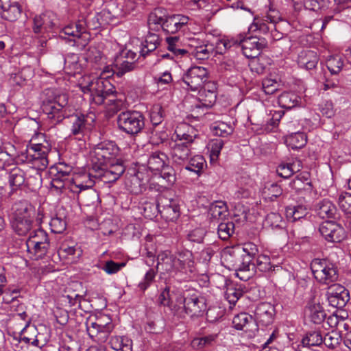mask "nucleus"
<instances>
[{"mask_svg":"<svg viewBox=\"0 0 351 351\" xmlns=\"http://www.w3.org/2000/svg\"><path fill=\"white\" fill-rule=\"evenodd\" d=\"M157 267L180 280H188L196 273L193 254L186 249L179 250L174 254L169 251L160 252L157 256Z\"/></svg>","mask_w":351,"mask_h":351,"instance_id":"1","label":"nucleus"},{"mask_svg":"<svg viewBox=\"0 0 351 351\" xmlns=\"http://www.w3.org/2000/svg\"><path fill=\"white\" fill-rule=\"evenodd\" d=\"M81 88L84 93H90L92 103L104 105L109 113L117 112L123 105V101L117 97L114 86L108 80L97 78Z\"/></svg>","mask_w":351,"mask_h":351,"instance_id":"2","label":"nucleus"},{"mask_svg":"<svg viewBox=\"0 0 351 351\" xmlns=\"http://www.w3.org/2000/svg\"><path fill=\"white\" fill-rule=\"evenodd\" d=\"M125 167L121 159L114 160L112 162H106L105 165L93 166L88 173L83 176L88 178L84 183L76 186L84 190L92 187L96 182L101 181L104 183L116 182L123 174Z\"/></svg>","mask_w":351,"mask_h":351,"instance_id":"3","label":"nucleus"},{"mask_svg":"<svg viewBox=\"0 0 351 351\" xmlns=\"http://www.w3.org/2000/svg\"><path fill=\"white\" fill-rule=\"evenodd\" d=\"M69 96L66 93H56L51 88L43 91L41 108L53 125L61 123L68 117Z\"/></svg>","mask_w":351,"mask_h":351,"instance_id":"4","label":"nucleus"},{"mask_svg":"<svg viewBox=\"0 0 351 351\" xmlns=\"http://www.w3.org/2000/svg\"><path fill=\"white\" fill-rule=\"evenodd\" d=\"M176 302L178 304L179 313H184L191 318L201 317L206 311L204 297L195 289L185 290L176 296Z\"/></svg>","mask_w":351,"mask_h":351,"instance_id":"5","label":"nucleus"},{"mask_svg":"<svg viewBox=\"0 0 351 351\" xmlns=\"http://www.w3.org/2000/svg\"><path fill=\"white\" fill-rule=\"evenodd\" d=\"M16 164L32 163L36 169H43L48 165L47 154L49 151V146H45L42 143H36L35 145L25 147H18Z\"/></svg>","mask_w":351,"mask_h":351,"instance_id":"6","label":"nucleus"},{"mask_svg":"<svg viewBox=\"0 0 351 351\" xmlns=\"http://www.w3.org/2000/svg\"><path fill=\"white\" fill-rule=\"evenodd\" d=\"M99 15L97 14L93 19H96L97 25H93L91 26L89 18L78 20L75 23L69 24L61 32L64 36H72L73 38L69 39V41H73V45H76L77 43L82 46L88 44L90 40V34L87 31V27H90L92 29H97L101 23L99 22Z\"/></svg>","mask_w":351,"mask_h":351,"instance_id":"7","label":"nucleus"},{"mask_svg":"<svg viewBox=\"0 0 351 351\" xmlns=\"http://www.w3.org/2000/svg\"><path fill=\"white\" fill-rule=\"evenodd\" d=\"M145 117L137 110H128L120 112L117 118L119 129L127 134L134 136L145 127Z\"/></svg>","mask_w":351,"mask_h":351,"instance_id":"8","label":"nucleus"},{"mask_svg":"<svg viewBox=\"0 0 351 351\" xmlns=\"http://www.w3.org/2000/svg\"><path fill=\"white\" fill-rule=\"evenodd\" d=\"M311 269L314 278L322 285H331L338 280L337 267L326 259L314 258Z\"/></svg>","mask_w":351,"mask_h":351,"instance_id":"9","label":"nucleus"},{"mask_svg":"<svg viewBox=\"0 0 351 351\" xmlns=\"http://www.w3.org/2000/svg\"><path fill=\"white\" fill-rule=\"evenodd\" d=\"M224 261L228 267L235 270L237 276L246 281L253 276V271L250 269L249 261H245L240 248L229 249L224 252Z\"/></svg>","mask_w":351,"mask_h":351,"instance_id":"10","label":"nucleus"},{"mask_svg":"<svg viewBox=\"0 0 351 351\" xmlns=\"http://www.w3.org/2000/svg\"><path fill=\"white\" fill-rule=\"evenodd\" d=\"M27 252L33 259L43 258L49 252L50 242L47 233L41 228L31 232L26 242Z\"/></svg>","mask_w":351,"mask_h":351,"instance_id":"11","label":"nucleus"},{"mask_svg":"<svg viewBox=\"0 0 351 351\" xmlns=\"http://www.w3.org/2000/svg\"><path fill=\"white\" fill-rule=\"evenodd\" d=\"M137 60L136 52L128 49L121 50L114 58L112 68L113 73L122 77L126 73L135 70Z\"/></svg>","mask_w":351,"mask_h":351,"instance_id":"12","label":"nucleus"},{"mask_svg":"<svg viewBox=\"0 0 351 351\" xmlns=\"http://www.w3.org/2000/svg\"><path fill=\"white\" fill-rule=\"evenodd\" d=\"M209 78V73L206 68L193 66L186 70L182 77V82L188 90L196 92L202 88Z\"/></svg>","mask_w":351,"mask_h":351,"instance_id":"13","label":"nucleus"},{"mask_svg":"<svg viewBox=\"0 0 351 351\" xmlns=\"http://www.w3.org/2000/svg\"><path fill=\"white\" fill-rule=\"evenodd\" d=\"M108 322L104 323L101 318H96L95 321L88 319L86 322V330L89 337L98 343H105L114 328L113 324L108 318Z\"/></svg>","mask_w":351,"mask_h":351,"instance_id":"14","label":"nucleus"},{"mask_svg":"<svg viewBox=\"0 0 351 351\" xmlns=\"http://www.w3.org/2000/svg\"><path fill=\"white\" fill-rule=\"evenodd\" d=\"M119 148L112 141H104L97 144L93 151V166L105 165L117 160Z\"/></svg>","mask_w":351,"mask_h":351,"instance_id":"15","label":"nucleus"},{"mask_svg":"<svg viewBox=\"0 0 351 351\" xmlns=\"http://www.w3.org/2000/svg\"><path fill=\"white\" fill-rule=\"evenodd\" d=\"M267 45L265 38H259L257 36H250L241 39L239 47H241L243 54L247 58H257L261 51Z\"/></svg>","mask_w":351,"mask_h":351,"instance_id":"16","label":"nucleus"},{"mask_svg":"<svg viewBox=\"0 0 351 351\" xmlns=\"http://www.w3.org/2000/svg\"><path fill=\"white\" fill-rule=\"evenodd\" d=\"M326 295L329 304L338 308L344 307L350 300L349 291L335 282L328 287Z\"/></svg>","mask_w":351,"mask_h":351,"instance_id":"17","label":"nucleus"},{"mask_svg":"<svg viewBox=\"0 0 351 351\" xmlns=\"http://www.w3.org/2000/svg\"><path fill=\"white\" fill-rule=\"evenodd\" d=\"M319 231L328 242L339 243L345 238V230L339 223L333 221H325L319 225Z\"/></svg>","mask_w":351,"mask_h":351,"instance_id":"18","label":"nucleus"},{"mask_svg":"<svg viewBox=\"0 0 351 351\" xmlns=\"http://www.w3.org/2000/svg\"><path fill=\"white\" fill-rule=\"evenodd\" d=\"M70 125L71 136H74L80 140L90 130V125L87 121V116L82 114H68L66 118Z\"/></svg>","mask_w":351,"mask_h":351,"instance_id":"19","label":"nucleus"},{"mask_svg":"<svg viewBox=\"0 0 351 351\" xmlns=\"http://www.w3.org/2000/svg\"><path fill=\"white\" fill-rule=\"evenodd\" d=\"M159 213L165 221H173L180 216V207L176 200L165 196L159 197Z\"/></svg>","mask_w":351,"mask_h":351,"instance_id":"20","label":"nucleus"},{"mask_svg":"<svg viewBox=\"0 0 351 351\" xmlns=\"http://www.w3.org/2000/svg\"><path fill=\"white\" fill-rule=\"evenodd\" d=\"M233 327L237 330H243L248 337H252L258 331V325L254 317L245 313H241L234 316L232 320Z\"/></svg>","mask_w":351,"mask_h":351,"instance_id":"21","label":"nucleus"},{"mask_svg":"<svg viewBox=\"0 0 351 351\" xmlns=\"http://www.w3.org/2000/svg\"><path fill=\"white\" fill-rule=\"evenodd\" d=\"M274 315V306L269 303L262 302L256 307L254 319L257 324L267 326L273 322Z\"/></svg>","mask_w":351,"mask_h":351,"instance_id":"22","label":"nucleus"},{"mask_svg":"<svg viewBox=\"0 0 351 351\" xmlns=\"http://www.w3.org/2000/svg\"><path fill=\"white\" fill-rule=\"evenodd\" d=\"M1 17L9 21H16L21 15L22 9L15 0H0Z\"/></svg>","mask_w":351,"mask_h":351,"instance_id":"23","label":"nucleus"},{"mask_svg":"<svg viewBox=\"0 0 351 351\" xmlns=\"http://www.w3.org/2000/svg\"><path fill=\"white\" fill-rule=\"evenodd\" d=\"M189 18L182 14L168 16L163 22L162 30L168 34H176L186 25Z\"/></svg>","mask_w":351,"mask_h":351,"instance_id":"24","label":"nucleus"},{"mask_svg":"<svg viewBox=\"0 0 351 351\" xmlns=\"http://www.w3.org/2000/svg\"><path fill=\"white\" fill-rule=\"evenodd\" d=\"M190 146L187 143H175L171 147V156L173 164L184 166L191 156Z\"/></svg>","mask_w":351,"mask_h":351,"instance_id":"25","label":"nucleus"},{"mask_svg":"<svg viewBox=\"0 0 351 351\" xmlns=\"http://www.w3.org/2000/svg\"><path fill=\"white\" fill-rule=\"evenodd\" d=\"M53 15L50 13L36 16L33 19V32L35 34H42L48 32L54 26Z\"/></svg>","mask_w":351,"mask_h":351,"instance_id":"26","label":"nucleus"},{"mask_svg":"<svg viewBox=\"0 0 351 351\" xmlns=\"http://www.w3.org/2000/svg\"><path fill=\"white\" fill-rule=\"evenodd\" d=\"M304 313L308 316L310 320L315 324H322L326 316L323 307L319 302L312 301L308 303L306 305Z\"/></svg>","mask_w":351,"mask_h":351,"instance_id":"27","label":"nucleus"},{"mask_svg":"<svg viewBox=\"0 0 351 351\" xmlns=\"http://www.w3.org/2000/svg\"><path fill=\"white\" fill-rule=\"evenodd\" d=\"M160 43L159 36L149 32L146 36L144 41L141 42V49L139 51L140 56L145 58L151 52L155 51Z\"/></svg>","mask_w":351,"mask_h":351,"instance_id":"28","label":"nucleus"},{"mask_svg":"<svg viewBox=\"0 0 351 351\" xmlns=\"http://www.w3.org/2000/svg\"><path fill=\"white\" fill-rule=\"evenodd\" d=\"M319 61V56L316 51L304 50L300 52L298 58V64L302 68L311 70L316 67Z\"/></svg>","mask_w":351,"mask_h":351,"instance_id":"29","label":"nucleus"},{"mask_svg":"<svg viewBox=\"0 0 351 351\" xmlns=\"http://www.w3.org/2000/svg\"><path fill=\"white\" fill-rule=\"evenodd\" d=\"M188 54L196 60H204L209 58L213 53L214 47L210 44L193 45L190 44Z\"/></svg>","mask_w":351,"mask_h":351,"instance_id":"30","label":"nucleus"},{"mask_svg":"<svg viewBox=\"0 0 351 351\" xmlns=\"http://www.w3.org/2000/svg\"><path fill=\"white\" fill-rule=\"evenodd\" d=\"M207 167L205 158L201 155L190 156L189 160L182 167L189 171H191L199 176Z\"/></svg>","mask_w":351,"mask_h":351,"instance_id":"31","label":"nucleus"},{"mask_svg":"<svg viewBox=\"0 0 351 351\" xmlns=\"http://www.w3.org/2000/svg\"><path fill=\"white\" fill-rule=\"evenodd\" d=\"M180 293L178 291L176 293L172 291L171 293L169 287L166 286L160 293L158 298V302L160 305L168 306L171 309V311H173L175 314H178L180 308H178V305L173 306L172 303L173 297L176 299V296Z\"/></svg>","mask_w":351,"mask_h":351,"instance_id":"32","label":"nucleus"},{"mask_svg":"<svg viewBox=\"0 0 351 351\" xmlns=\"http://www.w3.org/2000/svg\"><path fill=\"white\" fill-rule=\"evenodd\" d=\"M14 213L12 218L33 219L34 208L26 201H21L14 204L12 208Z\"/></svg>","mask_w":351,"mask_h":351,"instance_id":"33","label":"nucleus"},{"mask_svg":"<svg viewBox=\"0 0 351 351\" xmlns=\"http://www.w3.org/2000/svg\"><path fill=\"white\" fill-rule=\"evenodd\" d=\"M167 159V156L163 152H153L148 158L147 167L152 172L160 171L166 165Z\"/></svg>","mask_w":351,"mask_h":351,"instance_id":"34","label":"nucleus"},{"mask_svg":"<svg viewBox=\"0 0 351 351\" xmlns=\"http://www.w3.org/2000/svg\"><path fill=\"white\" fill-rule=\"evenodd\" d=\"M25 173L19 167H15L10 170L8 181L12 191L19 189L25 182Z\"/></svg>","mask_w":351,"mask_h":351,"instance_id":"35","label":"nucleus"},{"mask_svg":"<svg viewBox=\"0 0 351 351\" xmlns=\"http://www.w3.org/2000/svg\"><path fill=\"white\" fill-rule=\"evenodd\" d=\"M315 210L317 215L322 219L332 218L336 214L337 208L330 200L323 199L317 204Z\"/></svg>","mask_w":351,"mask_h":351,"instance_id":"36","label":"nucleus"},{"mask_svg":"<svg viewBox=\"0 0 351 351\" xmlns=\"http://www.w3.org/2000/svg\"><path fill=\"white\" fill-rule=\"evenodd\" d=\"M338 204L346 215V225L351 228V194L346 192L340 194Z\"/></svg>","mask_w":351,"mask_h":351,"instance_id":"37","label":"nucleus"},{"mask_svg":"<svg viewBox=\"0 0 351 351\" xmlns=\"http://www.w3.org/2000/svg\"><path fill=\"white\" fill-rule=\"evenodd\" d=\"M33 223V219H17L12 218L11 226L13 230L19 235L23 236L27 234L31 230Z\"/></svg>","mask_w":351,"mask_h":351,"instance_id":"38","label":"nucleus"},{"mask_svg":"<svg viewBox=\"0 0 351 351\" xmlns=\"http://www.w3.org/2000/svg\"><path fill=\"white\" fill-rule=\"evenodd\" d=\"M197 91L198 93V104L195 105L196 108H201L203 106L208 108H210L216 101L217 95L215 92L206 91L205 90H202V88Z\"/></svg>","mask_w":351,"mask_h":351,"instance_id":"39","label":"nucleus"},{"mask_svg":"<svg viewBox=\"0 0 351 351\" xmlns=\"http://www.w3.org/2000/svg\"><path fill=\"white\" fill-rule=\"evenodd\" d=\"M208 212L212 218L217 219H222L228 214L226 203L223 201H215L210 204Z\"/></svg>","mask_w":351,"mask_h":351,"instance_id":"40","label":"nucleus"},{"mask_svg":"<svg viewBox=\"0 0 351 351\" xmlns=\"http://www.w3.org/2000/svg\"><path fill=\"white\" fill-rule=\"evenodd\" d=\"M308 214L307 207L303 205L289 206L286 208V216L292 221L303 219Z\"/></svg>","mask_w":351,"mask_h":351,"instance_id":"41","label":"nucleus"},{"mask_svg":"<svg viewBox=\"0 0 351 351\" xmlns=\"http://www.w3.org/2000/svg\"><path fill=\"white\" fill-rule=\"evenodd\" d=\"M244 294V290L241 285L230 284L226 287L225 295L230 304L234 305Z\"/></svg>","mask_w":351,"mask_h":351,"instance_id":"42","label":"nucleus"},{"mask_svg":"<svg viewBox=\"0 0 351 351\" xmlns=\"http://www.w3.org/2000/svg\"><path fill=\"white\" fill-rule=\"evenodd\" d=\"M111 348L117 351H132V341L124 336L112 337L110 340Z\"/></svg>","mask_w":351,"mask_h":351,"instance_id":"43","label":"nucleus"},{"mask_svg":"<svg viewBox=\"0 0 351 351\" xmlns=\"http://www.w3.org/2000/svg\"><path fill=\"white\" fill-rule=\"evenodd\" d=\"M242 253L244 255L245 261H249L250 269L253 271L254 265L252 264V261L259 256V250L256 245L252 242H247L243 244L241 249Z\"/></svg>","mask_w":351,"mask_h":351,"instance_id":"44","label":"nucleus"},{"mask_svg":"<svg viewBox=\"0 0 351 351\" xmlns=\"http://www.w3.org/2000/svg\"><path fill=\"white\" fill-rule=\"evenodd\" d=\"M254 265L253 268V275L258 270L261 272L269 271L274 267L270 261V257L267 255L260 254L254 261H252Z\"/></svg>","mask_w":351,"mask_h":351,"instance_id":"45","label":"nucleus"},{"mask_svg":"<svg viewBox=\"0 0 351 351\" xmlns=\"http://www.w3.org/2000/svg\"><path fill=\"white\" fill-rule=\"evenodd\" d=\"M52 176L51 181V190L57 194H62L71 183L70 178L60 176L55 173H50Z\"/></svg>","mask_w":351,"mask_h":351,"instance_id":"46","label":"nucleus"},{"mask_svg":"<svg viewBox=\"0 0 351 351\" xmlns=\"http://www.w3.org/2000/svg\"><path fill=\"white\" fill-rule=\"evenodd\" d=\"M278 102L282 108L291 109L298 105L299 97L294 93L284 92L278 97Z\"/></svg>","mask_w":351,"mask_h":351,"instance_id":"47","label":"nucleus"},{"mask_svg":"<svg viewBox=\"0 0 351 351\" xmlns=\"http://www.w3.org/2000/svg\"><path fill=\"white\" fill-rule=\"evenodd\" d=\"M265 223L267 226L276 230H285V221L278 213H270L265 218Z\"/></svg>","mask_w":351,"mask_h":351,"instance_id":"48","label":"nucleus"},{"mask_svg":"<svg viewBox=\"0 0 351 351\" xmlns=\"http://www.w3.org/2000/svg\"><path fill=\"white\" fill-rule=\"evenodd\" d=\"M304 346H319L323 343V335L320 330H312L307 332L302 339Z\"/></svg>","mask_w":351,"mask_h":351,"instance_id":"49","label":"nucleus"},{"mask_svg":"<svg viewBox=\"0 0 351 351\" xmlns=\"http://www.w3.org/2000/svg\"><path fill=\"white\" fill-rule=\"evenodd\" d=\"M307 142L306 135L304 132H295L289 135L287 139L288 146L292 149L302 148Z\"/></svg>","mask_w":351,"mask_h":351,"instance_id":"50","label":"nucleus"},{"mask_svg":"<svg viewBox=\"0 0 351 351\" xmlns=\"http://www.w3.org/2000/svg\"><path fill=\"white\" fill-rule=\"evenodd\" d=\"M300 165L299 162L282 163L278 165L276 169L278 175L284 178L291 177L294 173L300 171Z\"/></svg>","mask_w":351,"mask_h":351,"instance_id":"51","label":"nucleus"},{"mask_svg":"<svg viewBox=\"0 0 351 351\" xmlns=\"http://www.w3.org/2000/svg\"><path fill=\"white\" fill-rule=\"evenodd\" d=\"M217 338V334H211L202 337L195 338L192 341L193 348L197 350H202L204 348L213 346Z\"/></svg>","mask_w":351,"mask_h":351,"instance_id":"52","label":"nucleus"},{"mask_svg":"<svg viewBox=\"0 0 351 351\" xmlns=\"http://www.w3.org/2000/svg\"><path fill=\"white\" fill-rule=\"evenodd\" d=\"M274 27L271 25L269 22L264 20V16L262 19H255L253 23L250 25L249 29L251 32L258 31L263 34H267L272 29H275Z\"/></svg>","mask_w":351,"mask_h":351,"instance_id":"53","label":"nucleus"},{"mask_svg":"<svg viewBox=\"0 0 351 351\" xmlns=\"http://www.w3.org/2000/svg\"><path fill=\"white\" fill-rule=\"evenodd\" d=\"M14 149V152H8L0 149V169H5L11 165L14 162L16 163V158L14 155H18V149L12 146Z\"/></svg>","mask_w":351,"mask_h":351,"instance_id":"54","label":"nucleus"},{"mask_svg":"<svg viewBox=\"0 0 351 351\" xmlns=\"http://www.w3.org/2000/svg\"><path fill=\"white\" fill-rule=\"evenodd\" d=\"M167 43V49L171 51L175 56H180L181 57L188 54V50L182 49L179 45V38L177 36L168 37L166 39Z\"/></svg>","mask_w":351,"mask_h":351,"instance_id":"55","label":"nucleus"},{"mask_svg":"<svg viewBox=\"0 0 351 351\" xmlns=\"http://www.w3.org/2000/svg\"><path fill=\"white\" fill-rule=\"evenodd\" d=\"M234 232V223L232 221L221 222L218 225L217 233L222 240L228 239Z\"/></svg>","mask_w":351,"mask_h":351,"instance_id":"56","label":"nucleus"},{"mask_svg":"<svg viewBox=\"0 0 351 351\" xmlns=\"http://www.w3.org/2000/svg\"><path fill=\"white\" fill-rule=\"evenodd\" d=\"M158 269H161V267L158 268L156 266V268H149L146 271L143 280L141 282H139L138 285V288L141 291H145L148 287H150V285L154 281Z\"/></svg>","mask_w":351,"mask_h":351,"instance_id":"57","label":"nucleus"},{"mask_svg":"<svg viewBox=\"0 0 351 351\" xmlns=\"http://www.w3.org/2000/svg\"><path fill=\"white\" fill-rule=\"evenodd\" d=\"M341 341V335L335 330H332L323 337V343L330 349H334L339 345Z\"/></svg>","mask_w":351,"mask_h":351,"instance_id":"58","label":"nucleus"},{"mask_svg":"<svg viewBox=\"0 0 351 351\" xmlns=\"http://www.w3.org/2000/svg\"><path fill=\"white\" fill-rule=\"evenodd\" d=\"M165 117V111L160 104L153 106L150 111V120L154 127L160 125Z\"/></svg>","mask_w":351,"mask_h":351,"instance_id":"59","label":"nucleus"},{"mask_svg":"<svg viewBox=\"0 0 351 351\" xmlns=\"http://www.w3.org/2000/svg\"><path fill=\"white\" fill-rule=\"evenodd\" d=\"M160 207L159 199L157 203L145 202L143 204V215L145 218L152 219L159 213Z\"/></svg>","mask_w":351,"mask_h":351,"instance_id":"60","label":"nucleus"},{"mask_svg":"<svg viewBox=\"0 0 351 351\" xmlns=\"http://www.w3.org/2000/svg\"><path fill=\"white\" fill-rule=\"evenodd\" d=\"M343 65V61L338 56L330 58L326 62V66L332 74L339 73L341 71Z\"/></svg>","mask_w":351,"mask_h":351,"instance_id":"61","label":"nucleus"},{"mask_svg":"<svg viewBox=\"0 0 351 351\" xmlns=\"http://www.w3.org/2000/svg\"><path fill=\"white\" fill-rule=\"evenodd\" d=\"M206 231L204 228H196L189 232L187 239L191 242L202 243L204 241Z\"/></svg>","mask_w":351,"mask_h":351,"instance_id":"62","label":"nucleus"},{"mask_svg":"<svg viewBox=\"0 0 351 351\" xmlns=\"http://www.w3.org/2000/svg\"><path fill=\"white\" fill-rule=\"evenodd\" d=\"M49 225L51 231L56 234L62 233L66 228V221L61 217L58 216L51 218Z\"/></svg>","mask_w":351,"mask_h":351,"instance_id":"63","label":"nucleus"},{"mask_svg":"<svg viewBox=\"0 0 351 351\" xmlns=\"http://www.w3.org/2000/svg\"><path fill=\"white\" fill-rule=\"evenodd\" d=\"M280 87V84L275 80L271 78H265L262 82V88L267 95H272L275 93Z\"/></svg>","mask_w":351,"mask_h":351,"instance_id":"64","label":"nucleus"}]
</instances>
